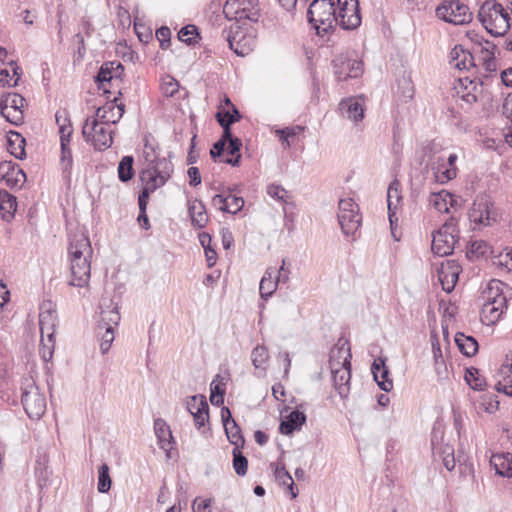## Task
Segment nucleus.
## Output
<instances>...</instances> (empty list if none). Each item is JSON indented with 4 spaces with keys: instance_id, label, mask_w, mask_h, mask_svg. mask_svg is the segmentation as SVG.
<instances>
[{
    "instance_id": "f257e3e1",
    "label": "nucleus",
    "mask_w": 512,
    "mask_h": 512,
    "mask_svg": "<svg viewBox=\"0 0 512 512\" xmlns=\"http://www.w3.org/2000/svg\"><path fill=\"white\" fill-rule=\"evenodd\" d=\"M93 249L89 238L83 233L70 237L68 255L70 261L69 285L83 288L89 283L91 276V257Z\"/></svg>"
},
{
    "instance_id": "f03ea898",
    "label": "nucleus",
    "mask_w": 512,
    "mask_h": 512,
    "mask_svg": "<svg viewBox=\"0 0 512 512\" xmlns=\"http://www.w3.org/2000/svg\"><path fill=\"white\" fill-rule=\"evenodd\" d=\"M350 359V348L346 346V344H343L337 348V357L335 355V351H332V355L329 361L334 388L342 399H346L350 393Z\"/></svg>"
},
{
    "instance_id": "7ed1b4c3",
    "label": "nucleus",
    "mask_w": 512,
    "mask_h": 512,
    "mask_svg": "<svg viewBox=\"0 0 512 512\" xmlns=\"http://www.w3.org/2000/svg\"><path fill=\"white\" fill-rule=\"evenodd\" d=\"M478 19L492 36H503L510 27L509 14L493 0L486 1L480 7Z\"/></svg>"
},
{
    "instance_id": "20e7f679",
    "label": "nucleus",
    "mask_w": 512,
    "mask_h": 512,
    "mask_svg": "<svg viewBox=\"0 0 512 512\" xmlns=\"http://www.w3.org/2000/svg\"><path fill=\"white\" fill-rule=\"evenodd\" d=\"M333 0H313L307 18L318 33H327L336 26V9Z\"/></svg>"
},
{
    "instance_id": "39448f33",
    "label": "nucleus",
    "mask_w": 512,
    "mask_h": 512,
    "mask_svg": "<svg viewBox=\"0 0 512 512\" xmlns=\"http://www.w3.org/2000/svg\"><path fill=\"white\" fill-rule=\"evenodd\" d=\"M459 239V230L455 218L447 220L433 235L432 251L443 257L453 253Z\"/></svg>"
},
{
    "instance_id": "423d86ee",
    "label": "nucleus",
    "mask_w": 512,
    "mask_h": 512,
    "mask_svg": "<svg viewBox=\"0 0 512 512\" xmlns=\"http://www.w3.org/2000/svg\"><path fill=\"white\" fill-rule=\"evenodd\" d=\"M21 402L30 419L39 420L46 411V399L33 380H27L22 387Z\"/></svg>"
},
{
    "instance_id": "0eeeda50",
    "label": "nucleus",
    "mask_w": 512,
    "mask_h": 512,
    "mask_svg": "<svg viewBox=\"0 0 512 512\" xmlns=\"http://www.w3.org/2000/svg\"><path fill=\"white\" fill-rule=\"evenodd\" d=\"M494 285L497 291L500 290L499 286H505L500 281H492L489 284V296L487 302L483 304L481 309V320L487 325L495 324L503 314L505 308H507V298L504 295V291L501 290L499 294L492 296Z\"/></svg>"
},
{
    "instance_id": "6e6552de",
    "label": "nucleus",
    "mask_w": 512,
    "mask_h": 512,
    "mask_svg": "<svg viewBox=\"0 0 512 512\" xmlns=\"http://www.w3.org/2000/svg\"><path fill=\"white\" fill-rule=\"evenodd\" d=\"M223 13L229 20L257 22L260 16L258 0H226Z\"/></svg>"
},
{
    "instance_id": "1a4fd4ad",
    "label": "nucleus",
    "mask_w": 512,
    "mask_h": 512,
    "mask_svg": "<svg viewBox=\"0 0 512 512\" xmlns=\"http://www.w3.org/2000/svg\"><path fill=\"white\" fill-rule=\"evenodd\" d=\"M82 135L86 142L91 143L99 151L109 148L113 143L112 131L108 130L106 124L99 122L97 118L86 119Z\"/></svg>"
},
{
    "instance_id": "9d476101",
    "label": "nucleus",
    "mask_w": 512,
    "mask_h": 512,
    "mask_svg": "<svg viewBox=\"0 0 512 512\" xmlns=\"http://www.w3.org/2000/svg\"><path fill=\"white\" fill-rule=\"evenodd\" d=\"M227 41L230 49H232L238 56H246L250 54L257 45L255 31L252 28H242L238 23H235L230 27Z\"/></svg>"
},
{
    "instance_id": "9b49d317",
    "label": "nucleus",
    "mask_w": 512,
    "mask_h": 512,
    "mask_svg": "<svg viewBox=\"0 0 512 512\" xmlns=\"http://www.w3.org/2000/svg\"><path fill=\"white\" fill-rule=\"evenodd\" d=\"M436 15L441 20L454 25H463L469 23L472 19V13L468 6L458 0H445L437 7Z\"/></svg>"
},
{
    "instance_id": "f8f14e48",
    "label": "nucleus",
    "mask_w": 512,
    "mask_h": 512,
    "mask_svg": "<svg viewBox=\"0 0 512 512\" xmlns=\"http://www.w3.org/2000/svg\"><path fill=\"white\" fill-rule=\"evenodd\" d=\"M338 222L345 235L354 234L361 224L358 205L352 198L341 199L338 204Z\"/></svg>"
},
{
    "instance_id": "ddd939ff",
    "label": "nucleus",
    "mask_w": 512,
    "mask_h": 512,
    "mask_svg": "<svg viewBox=\"0 0 512 512\" xmlns=\"http://www.w3.org/2000/svg\"><path fill=\"white\" fill-rule=\"evenodd\" d=\"M25 98L18 93H8L1 97L0 112L1 115L11 124L20 125L24 120L23 107Z\"/></svg>"
},
{
    "instance_id": "4468645a",
    "label": "nucleus",
    "mask_w": 512,
    "mask_h": 512,
    "mask_svg": "<svg viewBox=\"0 0 512 512\" xmlns=\"http://www.w3.org/2000/svg\"><path fill=\"white\" fill-rule=\"evenodd\" d=\"M336 25L343 29H356L361 24L358 0H337Z\"/></svg>"
},
{
    "instance_id": "2eb2a0df",
    "label": "nucleus",
    "mask_w": 512,
    "mask_h": 512,
    "mask_svg": "<svg viewBox=\"0 0 512 512\" xmlns=\"http://www.w3.org/2000/svg\"><path fill=\"white\" fill-rule=\"evenodd\" d=\"M332 64L334 73L340 81H345L349 78H357L363 73L362 61L349 54L336 56Z\"/></svg>"
},
{
    "instance_id": "dca6fc26",
    "label": "nucleus",
    "mask_w": 512,
    "mask_h": 512,
    "mask_svg": "<svg viewBox=\"0 0 512 512\" xmlns=\"http://www.w3.org/2000/svg\"><path fill=\"white\" fill-rule=\"evenodd\" d=\"M221 418L229 442L234 445V448H243L245 439L242 435L240 427L232 418L231 411L228 407H222Z\"/></svg>"
},
{
    "instance_id": "f3484780",
    "label": "nucleus",
    "mask_w": 512,
    "mask_h": 512,
    "mask_svg": "<svg viewBox=\"0 0 512 512\" xmlns=\"http://www.w3.org/2000/svg\"><path fill=\"white\" fill-rule=\"evenodd\" d=\"M460 272L461 266L455 260H447L441 264L438 278L444 291L451 292L454 289Z\"/></svg>"
},
{
    "instance_id": "a211bd4d",
    "label": "nucleus",
    "mask_w": 512,
    "mask_h": 512,
    "mask_svg": "<svg viewBox=\"0 0 512 512\" xmlns=\"http://www.w3.org/2000/svg\"><path fill=\"white\" fill-rule=\"evenodd\" d=\"M339 110L343 117L355 123L364 118V107L361 98L349 97L339 103Z\"/></svg>"
},
{
    "instance_id": "6ab92c4d",
    "label": "nucleus",
    "mask_w": 512,
    "mask_h": 512,
    "mask_svg": "<svg viewBox=\"0 0 512 512\" xmlns=\"http://www.w3.org/2000/svg\"><path fill=\"white\" fill-rule=\"evenodd\" d=\"M172 172L173 165L170 161L166 158H157L153 164L148 166L141 173H150L155 182L158 185L163 186L170 178Z\"/></svg>"
},
{
    "instance_id": "aec40b11",
    "label": "nucleus",
    "mask_w": 512,
    "mask_h": 512,
    "mask_svg": "<svg viewBox=\"0 0 512 512\" xmlns=\"http://www.w3.org/2000/svg\"><path fill=\"white\" fill-rule=\"evenodd\" d=\"M491 206L492 203L488 197H477L469 211L470 220L478 224L489 225Z\"/></svg>"
},
{
    "instance_id": "412c9836",
    "label": "nucleus",
    "mask_w": 512,
    "mask_h": 512,
    "mask_svg": "<svg viewBox=\"0 0 512 512\" xmlns=\"http://www.w3.org/2000/svg\"><path fill=\"white\" fill-rule=\"evenodd\" d=\"M402 199L400 193V183L397 180H394L390 183L387 190V204H388V215L391 226V232L393 237L397 240L394 233V225L397 224L398 218L396 217L397 207Z\"/></svg>"
},
{
    "instance_id": "4be33fe9",
    "label": "nucleus",
    "mask_w": 512,
    "mask_h": 512,
    "mask_svg": "<svg viewBox=\"0 0 512 512\" xmlns=\"http://www.w3.org/2000/svg\"><path fill=\"white\" fill-rule=\"evenodd\" d=\"M100 309L101 320L98 324H102V326L112 327H115L119 324L121 319L119 308L118 305L114 303L112 299L102 298L100 302Z\"/></svg>"
},
{
    "instance_id": "5701e85b",
    "label": "nucleus",
    "mask_w": 512,
    "mask_h": 512,
    "mask_svg": "<svg viewBox=\"0 0 512 512\" xmlns=\"http://www.w3.org/2000/svg\"><path fill=\"white\" fill-rule=\"evenodd\" d=\"M71 134L70 126H60L61 166L64 172H70L73 164L72 152L69 147Z\"/></svg>"
},
{
    "instance_id": "b1692460",
    "label": "nucleus",
    "mask_w": 512,
    "mask_h": 512,
    "mask_svg": "<svg viewBox=\"0 0 512 512\" xmlns=\"http://www.w3.org/2000/svg\"><path fill=\"white\" fill-rule=\"evenodd\" d=\"M431 168L435 177V181L440 184H445L454 179L457 175L456 167H449L445 158L439 156L431 163Z\"/></svg>"
},
{
    "instance_id": "393cba45",
    "label": "nucleus",
    "mask_w": 512,
    "mask_h": 512,
    "mask_svg": "<svg viewBox=\"0 0 512 512\" xmlns=\"http://www.w3.org/2000/svg\"><path fill=\"white\" fill-rule=\"evenodd\" d=\"M371 371L380 389L385 392H389L393 388V382L388 378L389 370L386 367L383 358L379 357L374 360L371 366Z\"/></svg>"
},
{
    "instance_id": "a878e982",
    "label": "nucleus",
    "mask_w": 512,
    "mask_h": 512,
    "mask_svg": "<svg viewBox=\"0 0 512 512\" xmlns=\"http://www.w3.org/2000/svg\"><path fill=\"white\" fill-rule=\"evenodd\" d=\"M125 105L123 103L117 104L116 106L113 102L106 104L103 107H100L96 110V117L101 119L106 125L117 123L124 114Z\"/></svg>"
},
{
    "instance_id": "bb28decb",
    "label": "nucleus",
    "mask_w": 512,
    "mask_h": 512,
    "mask_svg": "<svg viewBox=\"0 0 512 512\" xmlns=\"http://www.w3.org/2000/svg\"><path fill=\"white\" fill-rule=\"evenodd\" d=\"M490 465L495 469L497 475L502 477L512 476V454L508 452L492 454Z\"/></svg>"
},
{
    "instance_id": "cd10ccee",
    "label": "nucleus",
    "mask_w": 512,
    "mask_h": 512,
    "mask_svg": "<svg viewBox=\"0 0 512 512\" xmlns=\"http://www.w3.org/2000/svg\"><path fill=\"white\" fill-rule=\"evenodd\" d=\"M123 70L124 67L120 62H106L100 67L96 76V82L103 86L105 82H111L113 79L120 78Z\"/></svg>"
},
{
    "instance_id": "c85d7f7f",
    "label": "nucleus",
    "mask_w": 512,
    "mask_h": 512,
    "mask_svg": "<svg viewBox=\"0 0 512 512\" xmlns=\"http://www.w3.org/2000/svg\"><path fill=\"white\" fill-rule=\"evenodd\" d=\"M188 212L191 218V223L194 227L203 228L208 222V215L205 205L200 200H192L188 202Z\"/></svg>"
},
{
    "instance_id": "c756f323",
    "label": "nucleus",
    "mask_w": 512,
    "mask_h": 512,
    "mask_svg": "<svg viewBox=\"0 0 512 512\" xmlns=\"http://www.w3.org/2000/svg\"><path fill=\"white\" fill-rule=\"evenodd\" d=\"M451 64L459 70H469L474 66L473 56L461 46H455L450 52Z\"/></svg>"
},
{
    "instance_id": "7c9ffc66",
    "label": "nucleus",
    "mask_w": 512,
    "mask_h": 512,
    "mask_svg": "<svg viewBox=\"0 0 512 512\" xmlns=\"http://www.w3.org/2000/svg\"><path fill=\"white\" fill-rule=\"evenodd\" d=\"M5 172L3 177L6 180L7 185L14 187V186H21L25 180L26 175L20 168L14 167L11 165V163L4 162L0 164V173Z\"/></svg>"
},
{
    "instance_id": "2f4dec72",
    "label": "nucleus",
    "mask_w": 512,
    "mask_h": 512,
    "mask_svg": "<svg viewBox=\"0 0 512 512\" xmlns=\"http://www.w3.org/2000/svg\"><path fill=\"white\" fill-rule=\"evenodd\" d=\"M56 321V311L52 309L41 311L39 315V326L41 335L47 337L54 336Z\"/></svg>"
},
{
    "instance_id": "473e14b6",
    "label": "nucleus",
    "mask_w": 512,
    "mask_h": 512,
    "mask_svg": "<svg viewBox=\"0 0 512 512\" xmlns=\"http://www.w3.org/2000/svg\"><path fill=\"white\" fill-rule=\"evenodd\" d=\"M276 270L272 267L266 269L264 276L260 281V295L263 299H268L275 292L277 288V281H275Z\"/></svg>"
},
{
    "instance_id": "72a5a7b5",
    "label": "nucleus",
    "mask_w": 512,
    "mask_h": 512,
    "mask_svg": "<svg viewBox=\"0 0 512 512\" xmlns=\"http://www.w3.org/2000/svg\"><path fill=\"white\" fill-rule=\"evenodd\" d=\"M430 204L437 209L439 212H449V206L454 205V198L452 194L446 190H442L438 193H432L429 200Z\"/></svg>"
},
{
    "instance_id": "f704fd0d",
    "label": "nucleus",
    "mask_w": 512,
    "mask_h": 512,
    "mask_svg": "<svg viewBox=\"0 0 512 512\" xmlns=\"http://www.w3.org/2000/svg\"><path fill=\"white\" fill-rule=\"evenodd\" d=\"M154 431L158 438L159 445L162 449L167 450L170 448L172 432L167 423L158 418L154 421Z\"/></svg>"
},
{
    "instance_id": "c9c22d12",
    "label": "nucleus",
    "mask_w": 512,
    "mask_h": 512,
    "mask_svg": "<svg viewBox=\"0 0 512 512\" xmlns=\"http://www.w3.org/2000/svg\"><path fill=\"white\" fill-rule=\"evenodd\" d=\"M25 144V139L17 132L8 136V150L17 159L22 160L26 156Z\"/></svg>"
},
{
    "instance_id": "e433bc0d",
    "label": "nucleus",
    "mask_w": 512,
    "mask_h": 512,
    "mask_svg": "<svg viewBox=\"0 0 512 512\" xmlns=\"http://www.w3.org/2000/svg\"><path fill=\"white\" fill-rule=\"evenodd\" d=\"M455 342L459 350L468 357L475 355L478 350V343L472 336H466L463 333H457Z\"/></svg>"
},
{
    "instance_id": "4c0bfd02",
    "label": "nucleus",
    "mask_w": 512,
    "mask_h": 512,
    "mask_svg": "<svg viewBox=\"0 0 512 512\" xmlns=\"http://www.w3.org/2000/svg\"><path fill=\"white\" fill-rule=\"evenodd\" d=\"M16 198L7 191H0V213L2 218L8 220L16 211Z\"/></svg>"
},
{
    "instance_id": "58836bf2",
    "label": "nucleus",
    "mask_w": 512,
    "mask_h": 512,
    "mask_svg": "<svg viewBox=\"0 0 512 512\" xmlns=\"http://www.w3.org/2000/svg\"><path fill=\"white\" fill-rule=\"evenodd\" d=\"M97 335L100 337V350L102 354H106L115 338L114 327L98 324Z\"/></svg>"
},
{
    "instance_id": "ea45409f",
    "label": "nucleus",
    "mask_w": 512,
    "mask_h": 512,
    "mask_svg": "<svg viewBox=\"0 0 512 512\" xmlns=\"http://www.w3.org/2000/svg\"><path fill=\"white\" fill-rule=\"evenodd\" d=\"M251 360L255 369L266 371V363L269 360L268 349L264 345H257L251 352Z\"/></svg>"
},
{
    "instance_id": "a19ab883",
    "label": "nucleus",
    "mask_w": 512,
    "mask_h": 512,
    "mask_svg": "<svg viewBox=\"0 0 512 512\" xmlns=\"http://www.w3.org/2000/svg\"><path fill=\"white\" fill-rule=\"evenodd\" d=\"M194 418L195 426L200 429L205 425L209 419V406L205 396L200 397L199 406L194 413L191 414Z\"/></svg>"
},
{
    "instance_id": "79ce46f5",
    "label": "nucleus",
    "mask_w": 512,
    "mask_h": 512,
    "mask_svg": "<svg viewBox=\"0 0 512 512\" xmlns=\"http://www.w3.org/2000/svg\"><path fill=\"white\" fill-rule=\"evenodd\" d=\"M194 418L195 426L200 429L205 425L209 419V406L205 396L200 397L199 406L194 413L191 414Z\"/></svg>"
},
{
    "instance_id": "37998d69",
    "label": "nucleus",
    "mask_w": 512,
    "mask_h": 512,
    "mask_svg": "<svg viewBox=\"0 0 512 512\" xmlns=\"http://www.w3.org/2000/svg\"><path fill=\"white\" fill-rule=\"evenodd\" d=\"M274 476L276 478V480L281 484V485H284V486H287V488L289 489L290 493H291V497L292 498H296L297 495H298V492L295 490V484H294V481L291 477V475L289 474V472L285 469L284 466L282 467H276L275 471H274Z\"/></svg>"
},
{
    "instance_id": "c03bdc74",
    "label": "nucleus",
    "mask_w": 512,
    "mask_h": 512,
    "mask_svg": "<svg viewBox=\"0 0 512 512\" xmlns=\"http://www.w3.org/2000/svg\"><path fill=\"white\" fill-rule=\"evenodd\" d=\"M465 381L473 389L481 391L486 386V380L479 373V370L471 367L466 370Z\"/></svg>"
},
{
    "instance_id": "a18cd8bd",
    "label": "nucleus",
    "mask_w": 512,
    "mask_h": 512,
    "mask_svg": "<svg viewBox=\"0 0 512 512\" xmlns=\"http://www.w3.org/2000/svg\"><path fill=\"white\" fill-rule=\"evenodd\" d=\"M227 143H228L227 152L232 157H227L221 161L226 164H230L232 166H238L239 162H240V158H241L239 151L242 146V142L239 138H235V139H231Z\"/></svg>"
},
{
    "instance_id": "49530a36",
    "label": "nucleus",
    "mask_w": 512,
    "mask_h": 512,
    "mask_svg": "<svg viewBox=\"0 0 512 512\" xmlns=\"http://www.w3.org/2000/svg\"><path fill=\"white\" fill-rule=\"evenodd\" d=\"M134 159L132 156H124L118 165V177L122 182H127L134 175L133 170Z\"/></svg>"
},
{
    "instance_id": "de8ad7c7",
    "label": "nucleus",
    "mask_w": 512,
    "mask_h": 512,
    "mask_svg": "<svg viewBox=\"0 0 512 512\" xmlns=\"http://www.w3.org/2000/svg\"><path fill=\"white\" fill-rule=\"evenodd\" d=\"M112 480L109 475V467L103 463L98 469L97 489L100 493H107L111 488Z\"/></svg>"
},
{
    "instance_id": "09e8293b",
    "label": "nucleus",
    "mask_w": 512,
    "mask_h": 512,
    "mask_svg": "<svg viewBox=\"0 0 512 512\" xmlns=\"http://www.w3.org/2000/svg\"><path fill=\"white\" fill-rule=\"evenodd\" d=\"M140 179L144 184V187L139 194V199L148 201L150 193L154 192L157 188L161 187L158 185L155 180L151 177L150 173H141Z\"/></svg>"
},
{
    "instance_id": "8fccbe9b",
    "label": "nucleus",
    "mask_w": 512,
    "mask_h": 512,
    "mask_svg": "<svg viewBox=\"0 0 512 512\" xmlns=\"http://www.w3.org/2000/svg\"><path fill=\"white\" fill-rule=\"evenodd\" d=\"M233 455V468L237 475L245 476L248 468V460L240 451V448H234Z\"/></svg>"
},
{
    "instance_id": "3c124183",
    "label": "nucleus",
    "mask_w": 512,
    "mask_h": 512,
    "mask_svg": "<svg viewBox=\"0 0 512 512\" xmlns=\"http://www.w3.org/2000/svg\"><path fill=\"white\" fill-rule=\"evenodd\" d=\"M54 344V336L47 337L41 335L39 353L45 362H48L52 359L54 352Z\"/></svg>"
},
{
    "instance_id": "603ef678",
    "label": "nucleus",
    "mask_w": 512,
    "mask_h": 512,
    "mask_svg": "<svg viewBox=\"0 0 512 512\" xmlns=\"http://www.w3.org/2000/svg\"><path fill=\"white\" fill-rule=\"evenodd\" d=\"M198 30L195 25H187L182 27L178 33V38L180 41L191 45L196 42V38L198 37Z\"/></svg>"
},
{
    "instance_id": "864d4df0",
    "label": "nucleus",
    "mask_w": 512,
    "mask_h": 512,
    "mask_svg": "<svg viewBox=\"0 0 512 512\" xmlns=\"http://www.w3.org/2000/svg\"><path fill=\"white\" fill-rule=\"evenodd\" d=\"M489 245L483 240L473 241L467 251V255L471 258H480L487 254Z\"/></svg>"
},
{
    "instance_id": "5fc2aeb1",
    "label": "nucleus",
    "mask_w": 512,
    "mask_h": 512,
    "mask_svg": "<svg viewBox=\"0 0 512 512\" xmlns=\"http://www.w3.org/2000/svg\"><path fill=\"white\" fill-rule=\"evenodd\" d=\"M143 157L145 161L148 162V166L153 164L158 158L156 146L154 145L153 142L150 141V138L148 136L144 138Z\"/></svg>"
},
{
    "instance_id": "6e6d98bb",
    "label": "nucleus",
    "mask_w": 512,
    "mask_h": 512,
    "mask_svg": "<svg viewBox=\"0 0 512 512\" xmlns=\"http://www.w3.org/2000/svg\"><path fill=\"white\" fill-rule=\"evenodd\" d=\"M216 114H220L221 121L223 123H229V125H232L233 123L239 121L242 118L239 110L236 108L235 105H232V109H228L226 111H218Z\"/></svg>"
},
{
    "instance_id": "4d7b16f0",
    "label": "nucleus",
    "mask_w": 512,
    "mask_h": 512,
    "mask_svg": "<svg viewBox=\"0 0 512 512\" xmlns=\"http://www.w3.org/2000/svg\"><path fill=\"white\" fill-rule=\"evenodd\" d=\"M161 89L164 95L172 97L178 92L179 84L173 77L167 76L163 79Z\"/></svg>"
},
{
    "instance_id": "13d9d810",
    "label": "nucleus",
    "mask_w": 512,
    "mask_h": 512,
    "mask_svg": "<svg viewBox=\"0 0 512 512\" xmlns=\"http://www.w3.org/2000/svg\"><path fill=\"white\" fill-rule=\"evenodd\" d=\"M493 263L506 271H512V252L506 251L495 257Z\"/></svg>"
},
{
    "instance_id": "bf43d9fd",
    "label": "nucleus",
    "mask_w": 512,
    "mask_h": 512,
    "mask_svg": "<svg viewBox=\"0 0 512 512\" xmlns=\"http://www.w3.org/2000/svg\"><path fill=\"white\" fill-rule=\"evenodd\" d=\"M243 206L244 199L242 197L229 194L228 204L225 206L227 213L236 214L242 209Z\"/></svg>"
},
{
    "instance_id": "052dcab7",
    "label": "nucleus",
    "mask_w": 512,
    "mask_h": 512,
    "mask_svg": "<svg viewBox=\"0 0 512 512\" xmlns=\"http://www.w3.org/2000/svg\"><path fill=\"white\" fill-rule=\"evenodd\" d=\"M156 37L160 42L162 49H167L170 45L171 31L168 27H160L156 30Z\"/></svg>"
},
{
    "instance_id": "680f3d73",
    "label": "nucleus",
    "mask_w": 512,
    "mask_h": 512,
    "mask_svg": "<svg viewBox=\"0 0 512 512\" xmlns=\"http://www.w3.org/2000/svg\"><path fill=\"white\" fill-rule=\"evenodd\" d=\"M267 193L272 197L279 201L286 202V197L288 192L281 186L271 184L267 188Z\"/></svg>"
},
{
    "instance_id": "e2e57ef3",
    "label": "nucleus",
    "mask_w": 512,
    "mask_h": 512,
    "mask_svg": "<svg viewBox=\"0 0 512 512\" xmlns=\"http://www.w3.org/2000/svg\"><path fill=\"white\" fill-rule=\"evenodd\" d=\"M211 503V499L197 497L193 501L192 509L194 512H210Z\"/></svg>"
},
{
    "instance_id": "0e129e2a",
    "label": "nucleus",
    "mask_w": 512,
    "mask_h": 512,
    "mask_svg": "<svg viewBox=\"0 0 512 512\" xmlns=\"http://www.w3.org/2000/svg\"><path fill=\"white\" fill-rule=\"evenodd\" d=\"M287 420H289L296 429H300L306 421V415L299 410H294L288 415Z\"/></svg>"
},
{
    "instance_id": "69168bd1",
    "label": "nucleus",
    "mask_w": 512,
    "mask_h": 512,
    "mask_svg": "<svg viewBox=\"0 0 512 512\" xmlns=\"http://www.w3.org/2000/svg\"><path fill=\"white\" fill-rule=\"evenodd\" d=\"M399 88H402V97L405 101L412 99L414 95V88L409 79L403 78L402 81H399Z\"/></svg>"
},
{
    "instance_id": "338daca9",
    "label": "nucleus",
    "mask_w": 512,
    "mask_h": 512,
    "mask_svg": "<svg viewBox=\"0 0 512 512\" xmlns=\"http://www.w3.org/2000/svg\"><path fill=\"white\" fill-rule=\"evenodd\" d=\"M226 144L227 143L221 139L214 143L210 150V156L214 161L224 153Z\"/></svg>"
},
{
    "instance_id": "774afa93",
    "label": "nucleus",
    "mask_w": 512,
    "mask_h": 512,
    "mask_svg": "<svg viewBox=\"0 0 512 512\" xmlns=\"http://www.w3.org/2000/svg\"><path fill=\"white\" fill-rule=\"evenodd\" d=\"M448 455L443 456L442 461L443 465L448 471H452L455 468L456 462L454 458V449L453 447H448Z\"/></svg>"
}]
</instances>
